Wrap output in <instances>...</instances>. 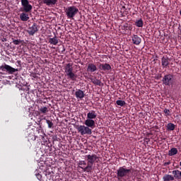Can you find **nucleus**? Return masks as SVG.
I'll return each instance as SVG.
<instances>
[{
    "instance_id": "1",
    "label": "nucleus",
    "mask_w": 181,
    "mask_h": 181,
    "mask_svg": "<svg viewBox=\"0 0 181 181\" xmlns=\"http://www.w3.org/2000/svg\"><path fill=\"white\" fill-rule=\"evenodd\" d=\"M131 173H132V166L127 168V166L123 165L119 167L117 170V179L121 180V179H131Z\"/></svg>"
},
{
    "instance_id": "2",
    "label": "nucleus",
    "mask_w": 181,
    "mask_h": 181,
    "mask_svg": "<svg viewBox=\"0 0 181 181\" xmlns=\"http://www.w3.org/2000/svg\"><path fill=\"white\" fill-rule=\"evenodd\" d=\"M87 160V166L86 167H81V169H83V172L90 173L93 170V165L95 163L98 157L96 154L92 155H86V156Z\"/></svg>"
},
{
    "instance_id": "3",
    "label": "nucleus",
    "mask_w": 181,
    "mask_h": 181,
    "mask_svg": "<svg viewBox=\"0 0 181 181\" xmlns=\"http://www.w3.org/2000/svg\"><path fill=\"white\" fill-rule=\"evenodd\" d=\"M65 74L67 76L69 80L71 81H76L77 80V74L73 72V64L68 63L64 66Z\"/></svg>"
},
{
    "instance_id": "4",
    "label": "nucleus",
    "mask_w": 181,
    "mask_h": 181,
    "mask_svg": "<svg viewBox=\"0 0 181 181\" xmlns=\"http://www.w3.org/2000/svg\"><path fill=\"white\" fill-rule=\"evenodd\" d=\"M65 13L66 16L69 19H71V18H74L76 15L78 13V8L74 6H71L65 9Z\"/></svg>"
},
{
    "instance_id": "5",
    "label": "nucleus",
    "mask_w": 181,
    "mask_h": 181,
    "mask_svg": "<svg viewBox=\"0 0 181 181\" xmlns=\"http://www.w3.org/2000/svg\"><path fill=\"white\" fill-rule=\"evenodd\" d=\"M6 72L8 74H13L16 71H18V69H14L12 66L5 64L0 66V74H2L4 72Z\"/></svg>"
},
{
    "instance_id": "6",
    "label": "nucleus",
    "mask_w": 181,
    "mask_h": 181,
    "mask_svg": "<svg viewBox=\"0 0 181 181\" xmlns=\"http://www.w3.org/2000/svg\"><path fill=\"white\" fill-rule=\"evenodd\" d=\"M77 130L79 133H81V135H91L93 134V131L90 127L84 125H80L77 127Z\"/></svg>"
},
{
    "instance_id": "7",
    "label": "nucleus",
    "mask_w": 181,
    "mask_h": 181,
    "mask_svg": "<svg viewBox=\"0 0 181 181\" xmlns=\"http://www.w3.org/2000/svg\"><path fill=\"white\" fill-rule=\"evenodd\" d=\"M162 81L164 86H172L173 84V75L170 74L165 75Z\"/></svg>"
},
{
    "instance_id": "8",
    "label": "nucleus",
    "mask_w": 181,
    "mask_h": 181,
    "mask_svg": "<svg viewBox=\"0 0 181 181\" xmlns=\"http://www.w3.org/2000/svg\"><path fill=\"white\" fill-rule=\"evenodd\" d=\"M26 132L28 141H36V138H39V136H36V134H35V129H28Z\"/></svg>"
},
{
    "instance_id": "9",
    "label": "nucleus",
    "mask_w": 181,
    "mask_h": 181,
    "mask_svg": "<svg viewBox=\"0 0 181 181\" xmlns=\"http://www.w3.org/2000/svg\"><path fill=\"white\" fill-rule=\"evenodd\" d=\"M37 30H39V26H37V24L34 23L29 25L27 32L30 36H33V35H35Z\"/></svg>"
},
{
    "instance_id": "10",
    "label": "nucleus",
    "mask_w": 181,
    "mask_h": 181,
    "mask_svg": "<svg viewBox=\"0 0 181 181\" xmlns=\"http://www.w3.org/2000/svg\"><path fill=\"white\" fill-rule=\"evenodd\" d=\"M21 5L24 12H30L32 11L33 7L30 4H29V0H21Z\"/></svg>"
},
{
    "instance_id": "11",
    "label": "nucleus",
    "mask_w": 181,
    "mask_h": 181,
    "mask_svg": "<svg viewBox=\"0 0 181 181\" xmlns=\"http://www.w3.org/2000/svg\"><path fill=\"white\" fill-rule=\"evenodd\" d=\"M36 132L37 134H40V135L38 136V138L42 139V141H45V137L46 136V134H45V131L43 130L42 125L40 124L39 127L36 128Z\"/></svg>"
},
{
    "instance_id": "12",
    "label": "nucleus",
    "mask_w": 181,
    "mask_h": 181,
    "mask_svg": "<svg viewBox=\"0 0 181 181\" xmlns=\"http://www.w3.org/2000/svg\"><path fill=\"white\" fill-rule=\"evenodd\" d=\"M75 97L77 100H83L86 97V93L81 89H77L75 92Z\"/></svg>"
},
{
    "instance_id": "13",
    "label": "nucleus",
    "mask_w": 181,
    "mask_h": 181,
    "mask_svg": "<svg viewBox=\"0 0 181 181\" xmlns=\"http://www.w3.org/2000/svg\"><path fill=\"white\" fill-rule=\"evenodd\" d=\"M97 70H98L97 65L94 64V63H89L88 64V67H87L88 73H94L97 71Z\"/></svg>"
},
{
    "instance_id": "14",
    "label": "nucleus",
    "mask_w": 181,
    "mask_h": 181,
    "mask_svg": "<svg viewBox=\"0 0 181 181\" xmlns=\"http://www.w3.org/2000/svg\"><path fill=\"white\" fill-rule=\"evenodd\" d=\"M85 125L88 127V128H91L92 129L95 127V121H94L92 119H87L85 122Z\"/></svg>"
},
{
    "instance_id": "15",
    "label": "nucleus",
    "mask_w": 181,
    "mask_h": 181,
    "mask_svg": "<svg viewBox=\"0 0 181 181\" xmlns=\"http://www.w3.org/2000/svg\"><path fill=\"white\" fill-rule=\"evenodd\" d=\"M100 70H103V71H110L111 70V65L110 64H99Z\"/></svg>"
},
{
    "instance_id": "16",
    "label": "nucleus",
    "mask_w": 181,
    "mask_h": 181,
    "mask_svg": "<svg viewBox=\"0 0 181 181\" xmlns=\"http://www.w3.org/2000/svg\"><path fill=\"white\" fill-rule=\"evenodd\" d=\"M169 57H163L161 59V64L163 69H168V66H169Z\"/></svg>"
},
{
    "instance_id": "17",
    "label": "nucleus",
    "mask_w": 181,
    "mask_h": 181,
    "mask_svg": "<svg viewBox=\"0 0 181 181\" xmlns=\"http://www.w3.org/2000/svg\"><path fill=\"white\" fill-rule=\"evenodd\" d=\"M132 40L134 45H136V46L141 45V42H142V40L141 37H139L138 35H134L132 37Z\"/></svg>"
},
{
    "instance_id": "18",
    "label": "nucleus",
    "mask_w": 181,
    "mask_h": 181,
    "mask_svg": "<svg viewBox=\"0 0 181 181\" xmlns=\"http://www.w3.org/2000/svg\"><path fill=\"white\" fill-rule=\"evenodd\" d=\"M119 30H124V31H122L123 32V33H125V30H131V29H132L131 25H129V24L128 23L119 25Z\"/></svg>"
},
{
    "instance_id": "19",
    "label": "nucleus",
    "mask_w": 181,
    "mask_h": 181,
    "mask_svg": "<svg viewBox=\"0 0 181 181\" xmlns=\"http://www.w3.org/2000/svg\"><path fill=\"white\" fill-rule=\"evenodd\" d=\"M42 2L47 6H54V4H57V0H42Z\"/></svg>"
},
{
    "instance_id": "20",
    "label": "nucleus",
    "mask_w": 181,
    "mask_h": 181,
    "mask_svg": "<svg viewBox=\"0 0 181 181\" xmlns=\"http://www.w3.org/2000/svg\"><path fill=\"white\" fill-rule=\"evenodd\" d=\"M87 118L89 119H95L97 118V113L95 111L91 110L87 114Z\"/></svg>"
},
{
    "instance_id": "21",
    "label": "nucleus",
    "mask_w": 181,
    "mask_h": 181,
    "mask_svg": "<svg viewBox=\"0 0 181 181\" xmlns=\"http://www.w3.org/2000/svg\"><path fill=\"white\" fill-rule=\"evenodd\" d=\"M48 42L49 43H50V45H54V46H56V45L59 43V38L57 37V36L54 35L52 38L49 37L48 39Z\"/></svg>"
},
{
    "instance_id": "22",
    "label": "nucleus",
    "mask_w": 181,
    "mask_h": 181,
    "mask_svg": "<svg viewBox=\"0 0 181 181\" xmlns=\"http://www.w3.org/2000/svg\"><path fill=\"white\" fill-rule=\"evenodd\" d=\"M90 80L93 84H95V86H101L102 84L101 81L98 79L95 76L90 78Z\"/></svg>"
},
{
    "instance_id": "23",
    "label": "nucleus",
    "mask_w": 181,
    "mask_h": 181,
    "mask_svg": "<svg viewBox=\"0 0 181 181\" xmlns=\"http://www.w3.org/2000/svg\"><path fill=\"white\" fill-rule=\"evenodd\" d=\"M163 180L164 181H170V180L173 181V180H175V177H173V175H172L166 174L163 176Z\"/></svg>"
},
{
    "instance_id": "24",
    "label": "nucleus",
    "mask_w": 181,
    "mask_h": 181,
    "mask_svg": "<svg viewBox=\"0 0 181 181\" xmlns=\"http://www.w3.org/2000/svg\"><path fill=\"white\" fill-rule=\"evenodd\" d=\"M177 154V148H172L169 151H168V156H175V155Z\"/></svg>"
},
{
    "instance_id": "25",
    "label": "nucleus",
    "mask_w": 181,
    "mask_h": 181,
    "mask_svg": "<svg viewBox=\"0 0 181 181\" xmlns=\"http://www.w3.org/2000/svg\"><path fill=\"white\" fill-rule=\"evenodd\" d=\"M128 11H129V9L125 7V6H122L120 9V12H121L122 16H125V15H127L128 13Z\"/></svg>"
},
{
    "instance_id": "26",
    "label": "nucleus",
    "mask_w": 181,
    "mask_h": 181,
    "mask_svg": "<svg viewBox=\"0 0 181 181\" xmlns=\"http://www.w3.org/2000/svg\"><path fill=\"white\" fill-rule=\"evenodd\" d=\"M173 175H174V177L175 179H180V171L179 170H173Z\"/></svg>"
},
{
    "instance_id": "27",
    "label": "nucleus",
    "mask_w": 181,
    "mask_h": 181,
    "mask_svg": "<svg viewBox=\"0 0 181 181\" xmlns=\"http://www.w3.org/2000/svg\"><path fill=\"white\" fill-rule=\"evenodd\" d=\"M175 128H176V126L173 123H168L167 125V129L168 131H175Z\"/></svg>"
},
{
    "instance_id": "28",
    "label": "nucleus",
    "mask_w": 181,
    "mask_h": 181,
    "mask_svg": "<svg viewBox=\"0 0 181 181\" xmlns=\"http://www.w3.org/2000/svg\"><path fill=\"white\" fill-rule=\"evenodd\" d=\"M20 18L21 19V21L26 22V21H28V19H29V17H28V14L23 13L20 15Z\"/></svg>"
},
{
    "instance_id": "29",
    "label": "nucleus",
    "mask_w": 181,
    "mask_h": 181,
    "mask_svg": "<svg viewBox=\"0 0 181 181\" xmlns=\"http://www.w3.org/2000/svg\"><path fill=\"white\" fill-rule=\"evenodd\" d=\"M39 111L41 112V114H47V112H49V109L47 107H41L39 109Z\"/></svg>"
},
{
    "instance_id": "30",
    "label": "nucleus",
    "mask_w": 181,
    "mask_h": 181,
    "mask_svg": "<svg viewBox=\"0 0 181 181\" xmlns=\"http://www.w3.org/2000/svg\"><path fill=\"white\" fill-rule=\"evenodd\" d=\"M116 104L120 107H124L127 104L124 100H117Z\"/></svg>"
},
{
    "instance_id": "31",
    "label": "nucleus",
    "mask_w": 181,
    "mask_h": 181,
    "mask_svg": "<svg viewBox=\"0 0 181 181\" xmlns=\"http://www.w3.org/2000/svg\"><path fill=\"white\" fill-rule=\"evenodd\" d=\"M79 168H86V165H87V163H86L85 160H81L78 163Z\"/></svg>"
},
{
    "instance_id": "32",
    "label": "nucleus",
    "mask_w": 181,
    "mask_h": 181,
    "mask_svg": "<svg viewBox=\"0 0 181 181\" xmlns=\"http://www.w3.org/2000/svg\"><path fill=\"white\" fill-rule=\"evenodd\" d=\"M46 122L48 125V128H53V122H52L49 119H46Z\"/></svg>"
},
{
    "instance_id": "33",
    "label": "nucleus",
    "mask_w": 181,
    "mask_h": 181,
    "mask_svg": "<svg viewBox=\"0 0 181 181\" xmlns=\"http://www.w3.org/2000/svg\"><path fill=\"white\" fill-rule=\"evenodd\" d=\"M23 41L21 40H13V45H21Z\"/></svg>"
},
{
    "instance_id": "34",
    "label": "nucleus",
    "mask_w": 181,
    "mask_h": 181,
    "mask_svg": "<svg viewBox=\"0 0 181 181\" xmlns=\"http://www.w3.org/2000/svg\"><path fill=\"white\" fill-rule=\"evenodd\" d=\"M163 112L166 115L167 117H169V115H170V110L168 109H165L163 110Z\"/></svg>"
},
{
    "instance_id": "35",
    "label": "nucleus",
    "mask_w": 181,
    "mask_h": 181,
    "mask_svg": "<svg viewBox=\"0 0 181 181\" xmlns=\"http://www.w3.org/2000/svg\"><path fill=\"white\" fill-rule=\"evenodd\" d=\"M36 177L38 179V180H42V175L40 174H36Z\"/></svg>"
},
{
    "instance_id": "36",
    "label": "nucleus",
    "mask_w": 181,
    "mask_h": 181,
    "mask_svg": "<svg viewBox=\"0 0 181 181\" xmlns=\"http://www.w3.org/2000/svg\"><path fill=\"white\" fill-rule=\"evenodd\" d=\"M135 23H144V21H142V19L140 18V19L137 20V21L135 22Z\"/></svg>"
},
{
    "instance_id": "37",
    "label": "nucleus",
    "mask_w": 181,
    "mask_h": 181,
    "mask_svg": "<svg viewBox=\"0 0 181 181\" xmlns=\"http://www.w3.org/2000/svg\"><path fill=\"white\" fill-rule=\"evenodd\" d=\"M136 25L138 28H142L144 26V23H136Z\"/></svg>"
},
{
    "instance_id": "38",
    "label": "nucleus",
    "mask_w": 181,
    "mask_h": 181,
    "mask_svg": "<svg viewBox=\"0 0 181 181\" xmlns=\"http://www.w3.org/2000/svg\"><path fill=\"white\" fill-rule=\"evenodd\" d=\"M168 165H170V161L164 163V166H168Z\"/></svg>"
},
{
    "instance_id": "39",
    "label": "nucleus",
    "mask_w": 181,
    "mask_h": 181,
    "mask_svg": "<svg viewBox=\"0 0 181 181\" xmlns=\"http://www.w3.org/2000/svg\"><path fill=\"white\" fill-rule=\"evenodd\" d=\"M62 53H63V52H66V48L64 47V46L62 47Z\"/></svg>"
},
{
    "instance_id": "40",
    "label": "nucleus",
    "mask_w": 181,
    "mask_h": 181,
    "mask_svg": "<svg viewBox=\"0 0 181 181\" xmlns=\"http://www.w3.org/2000/svg\"><path fill=\"white\" fill-rule=\"evenodd\" d=\"M1 42H6V38H5V37L2 38Z\"/></svg>"
},
{
    "instance_id": "41",
    "label": "nucleus",
    "mask_w": 181,
    "mask_h": 181,
    "mask_svg": "<svg viewBox=\"0 0 181 181\" xmlns=\"http://www.w3.org/2000/svg\"><path fill=\"white\" fill-rule=\"evenodd\" d=\"M178 29H179V30H180V33H181V26H180V25H179Z\"/></svg>"
},
{
    "instance_id": "42",
    "label": "nucleus",
    "mask_w": 181,
    "mask_h": 181,
    "mask_svg": "<svg viewBox=\"0 0 181 181\" xmlns=\"http://www.w3.org/2000/svg\"><path fill=\"white\" fill-rule=\"evenodd\" d=\"M67 25H69V24H64V26H67Z\"/></svg>"
},
{
    "instance_id": "43",
    "label": "nucleus",
    "mask_w": 181,
    "mask_h": 181,
    "mask_svg": "<svg viewBox=\"0 0 181 181\" xmlns=\"http://www.w3.org/2000/svg\"><path fill=\"white\" fill-rule=\"evenodd\" d=\"M180 15L181 16V10H180Z\"/></svg>"
},
{
    "instance_id": "44",
    "label": "nucleus",
    "mask_w": 181,
    "mask_h": 181,
    "mask_svg": "<svg viewBox=\"0 0 181 181\" xmlns=\"http://www.w3.org/2000/svg\"><path fill=\"white\" fill-rule=\"evenodd\" d=\"M180 165L181 166V161H180Z\"/></svg>"
},
{
    "instance_id": "45",
    "label": "nucleus",
    "mask_w": 181,
    "mask_h": 181,
    "mask_svg": "<svg viewBox=\"0 0 181 181\" xmlns=\"http://www.w3.org/2000/svg\"><path fill=\"white\" fill-rule=\"evenodd\" d=\"M180 176H181V171H180Z\"/></svg>"
},
{
    "instance_id": "46",
    "label": "nucleus",
    "mask_w": 181,
    "mask_h": 181,
    "mask_svg": "<svg viewBox=\"0 0 181 181\" xmlns=\"http://www.w3.org/2000/svg\"><path fill=\"white\" fill-rule=\"evenodd\" d=\"M106 25V26H108V24H105Z\"/></svg>"
}]
</instances>
